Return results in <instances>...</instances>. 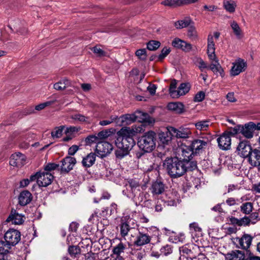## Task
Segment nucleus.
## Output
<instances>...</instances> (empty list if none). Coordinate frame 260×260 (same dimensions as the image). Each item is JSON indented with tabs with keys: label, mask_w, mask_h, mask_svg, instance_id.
I'll list each match as a JSON object with an SVG mask.
<instances>
[{
	"label": "nucleus",
	"mask_w": 260,
	"mask_h": 260,
	"mask_svg": "<svg viewBox=\"0 0 260 260\" xmlns=\"http://www.w3.org/2000/svg\"><path fill=\"white\" fill-rule=\"evenodd\" d=\"M185 162L179 157L167 158L164 162V166L171 177L176 178L183 176L187 171H191L187 162Z\"/></svg>",
	"instance_id": "f257e3e1"
},
{
	"label": "nucleus",
	"mask_w": 260,
	"mask_h": 260,
	"mask_svg": "<svg viewBox=\"0 0 260 260\" xmlns=\"http://www.w3.org/2000/svg\"><path fill=\"white\" fill-rule=\"evenodd\" d=\"M136 121L140 122H151L150 117L147 113L138 111L133 114L123 115L119 117L117 116L116 124L119 126L126 125L131 124Z\"/></svg>",
	"instance_id": "f03ea898"
},
{
	"label": "nucleus",
	"mask_w": 260,
	"mask_h": 260,
	"mask_svg": "<svg viewBox=\"0 0 260 260\" xmlns=\"http://www.w3.org/2000/svg\"><path fill=\"white\" fill-rule=\"evenodd\" d=\"M156 134L152 131L146 132L139 138L138 145L144 152H150L155 148Z\"/></svg>",
	"instance_id": "7ed1b4c3"
},
{
	"label": "nucleus",
	"mask_w": 260,
	"mask_h": 260,
	"mask_svg": "<svg viewBox=\"0 0 260 260\" xmlns=\"http://www.w3.org/2000/svg\"><path fill=\"white\" fill-rule=\"evenodd\" d=\"M126 192L123 191L127 197L134 199L141 192V185L139 180L137 179H128L125 184Z\"/></svg>",
	"instance_id": "20e7f679"
},
{
	"label": "nucleus",
	"mask_w": 260,
	"mask_h": 260,
	"mask_svg": "<svg viewBox=\"0 0 260 260\" xmlns=\"http://www.w3.org/2000/svg\"><path fill=\"white\" fill-rule=\"evenodd\" d=\"M255 124L250 122L245 124L244 125H238L236 126L232 132L233 135L241 134L247 139H251L253 136V133L255 130Z\"/></svg>",
	"instance_id": "39448f33"
},
{
	"label": "nucleus",
	"mask_w": 260,
	"mask_h": 260,
	"mask_svg": "<svg viewBox=\"0 0 260 260\" xmlns=\"http://www.w3.org/2000/svg\"><path fill=\"white\" fill-rule=\"evenodd\" d=\"M195 153L190 146H185L181 148V153L180 155L179 159L186 163L187 162V166L190 167V170L195 169L197 167V163L191 159Z\"/></svg>",
	"instance_id": "423d86ee"
},
{
	"label": "nucleus",
	"mask_w": 260,
	"mask_h": 260,
	"mask_svg": "<svg viewBox=\"0 0 260 260\" xmlns=\"http://www.w3.org/2000/svg\"><path fill=\"white\" fill-rule=\"evenodd\" d=\"M115 143L117 148L129 151L135 145V141L133 138L118 136L115 141Z\"/></svg>",
	"instance_id": "0eeeda50"
},
{
	"label": "nucleus",
	"mask_w": 260,
	"mask_h": 260,
	"mask_svg": "<svg viewBox=\"0 0 260 260\" xmlns=\"http://www.w3.org/2000/svg\"><path fill=\"white\" fill-rule=\"evenodd\" d=\"M4 238L5 241L12 247L20 241L21 234L18 230L10 229L5 233Z\"/></svg>",
	"instance_id": "6e6552de"
},
{
	"label": "nucleus",
	"mask_w": 260,
	"mask_h": 260,
	"mask_svg": "<svg viewBox=\"0 0 260 260\" xmlns=\"http://www.w3.org/2000/svg\"><path fill=\"white\" fill-rule=\"evenodd\" d=\"M168 130L172 134L173 136L177 138L187 139L190 137L192 134L191 130L187 127H181L177 129L170 126L168 127Z\"/></svg>",
	"instance_id": "1a4fd4ad"
},
{
	"label": "nucleus",
	"mask_w": 260,
	"mask_h": 260,
	"mask_svg": "<svg viewBox=\"0 0 260 260\" xmlns=\"http://www.w3.org/2000/svg\"><path fill=\"white\" fill-rule=\"evenodd\" d=\"M217 141L220 149L223 150H229L231 145V133L229 132L223 133L218 138Z\"/></svg>",
	"instance_id": "9d476101"
},
{
	"label": "nucleus",
	"mask_w": 260,
	"mask_h": 260,
	"mask_svg": "<svg viewBox=\"0 0 260 260\" xmlns=\"http://www.w3.org/2000/svg\"><path fill=\"white\" fill-rule=\"evenodd\" d=\"M208 142L209 140L207 138L196 139L192 141L190 147L195 154H199L205 149Z\"/></svg>",
	"instance_id": "9b49d317"
},
{
	"label": "nucleus",
	"mask_w": 260,
	"mask_h": 260,
	"mask_svg": "<svg viewBox=\"0 0 260 260\" xmlns=\"http://www.w3.org/2000/svg\"><path fill=\"white\" fill-rule=\"evenodd\" d=\"M253 150L247 141H241L237 147L238 154L243 157H248Z\"/></svg>",
	"instance_id": "f8f14e48"
},
{
	"label": "nucleus",
	"mask_w": 260,
	"mask_h": 260,
	"mask_svg": "<svg viewBox=\"0 0 260 260\" xmlns=\"http://www.w3.org/2000/svg\"><path fill=\"white\" fill-rule=\"evenodd\" d=\"M113 149L112 145L108 142H98L95 148L96 153L102 157L109 154Z\"/></svg>",
	"instance_id": "ddd939ff"
},
{
	"label": "nucleus",
	"mask_w": 260,
	"mask_h": 260,
	"mask_svg": "<svg viewBox=\"0 0 260 260\" xmlns=\"http://www.w3.org/2000/svg\"><path fill=\"white\" fill-rule=\"evenodd\" d=\"M53 178V175L50 173L45 171L39 172L38 185L40 187H46L51 183Z\"/></svg>",
	"instance_id": "4468645a"
},
{
	"label": "nucleus",
	"mask_w": 260,
	"mask_h": 260,
	"mask_svg": "<svg viewBox=\"0 0 260 260\" xmlns=\"http://www.w3.org/2000/svg\"><path fill=\"white\" fill-rule=\"evenodd\" d=\"M247 67L246 62L242 59L239 58L233 63L231 70V75L232 76L238 75L240 73L244 72Z\"/></svg>",
	"instance_id": "2eb2a0df"
},
{
	"label": "nucleus",
	"mask_w": 260,
	"mask_h": 260,
	"mask_svg": "<svg viewBox=\"0 0 260 260\" xmlns=\"http://www.w3.org/2000/svg\"><path fill=\"white\" fill-rule=\"evenodd\" d=\"M26 157L20 152L11 155L10 160V165L16 167H21L25 162Z\"/></svg>",
	"instance_id": "dca6fc26"
},
{
	"label": "nucleus",
	"mask_w": 260,
	"mask_h": 260,
	"mask_svg": "<svg viewBox=\"0 0 260 260\" xmlns=\"http://www.w3.org/2000/svg\"><path fill=\"white\" fill-rule=\"evenodd\" d=\"M61 171L62 172L68 173L73 169L74 166L76 163V160L75 157L66 156L61 160Z\"/></svg>",
	"instance_id": "f3484780"
},
{
	"label": "nucleus",
	"mask_w": 260,
	"mask_h": 260,
	"mask_svg": "<svg viewBox=\"0 0 260 260\" xmlns=\"http://www.w3.org/2000/svg\"><path fill=\"white\" fill-rule=\"evenodd\" d=\"M249 163L253 167H258L260 171V150L254 149L248 157Z\"/></svg>",
	"instance_id": "a211bd4d"
},
{
	"label": "nucleus",
	"mask_w": 260,
	"mask_h": 260,
	"mask_svg": "<svg viewBox=\"0 0 260 260\" xmlns=\"http://www.w3.org/2000/svg\"><path fill=\"white\" fill-rule=\"evenodd\" d=\"M141 131V128L140 127H137L134 126L130 127H122L120 131L118 132V136H121L123 137H130L133 138V136H135L136 134Z\"/></svg>",
	"instance_id": "6ab92c4d"
},
{
	"label": "nucleus",
	"mask_w": 260,
	"mask_h": 260,
	"mask_svg": "<svg viewBox=\"0 0 260 260\" xmlns=\"http://www.w3.org/2000/svg\"><path fill=\"white\" fill-rule=\"evenodd\" d=\"M12 222L15 224H21L24 221L23 216L14 209H12L10 214L6 219V222Z\"/></svg>",
	"instance_id": "aec40b11"
},
{
	"label": "nucleus",
	"mask_w": 260,
	"mask_h": 260,
	"mask_svg": "<svg viewBox=\"0 0 260 260\" xmlns=\"http://www.w3.org/2000/svg\"><path fill=\"white\" fill-rule=\"evenodd\" d=\"M151 238V237L147 234L139 232V234L134 241V244L138 246L146 245L150 243Z\"/></svg>",
	"instance_id": "412c9836"
},
{
	"label": "nucleus",
	"mask_w": 260,
	"mask_h": 260,
	"mask_svg": "<svg viewBox=\"0 0 260 260\" xmlns=\"http://www.w3.org/2000/svg\"><path fill=\"white\" fill-rule=\"evenodd\" d=\"M225 257L227 260H248L245 257L244 253L238 250L227 253L225 255Z\"/></svg>",
	"instance_id": "4be33fe9"
},
{
	"label": "nucleus",
	"mask_w": 260,
	"mask_h": 260,
	"mask_svg": "<svg viewBox=\"0 0 260 260\" xmlns=\"http://www.w3.org/2000/svg\"><path fill=\"white\" fill-rule=\"evenodd\" d=\"M215 50V47L213 36L209 35L208 37L207 54L210 59H215L217 58Z\"/></svg>",
	"instance_id": "5701e85b"
},
{
	"label": "nucleus",
	"mask_w": 260,
	"mask_h": 260,
	"mask_svg": "<svg viewBox=\"0 0 260 260\" xmlns=\"http://www.w3.org/2000/svg\"><path fill=\"white\" fill-rule=\"evenodd\" d=\"M32 199V196L31 193L28 190H24L19 196V203L21 206H25L28 204Z\"/></svg>",
	"instance_id": "b1692460"
},
{
	"label": "nucleus",
	"mask_w": 260,
	"mask_h": 260,
	"mask_svg": "<svg viewBox=\"0 0 260 260\" xmlns=\"http://www.w3.org/2000/svg\"><path fill=\"white\" fill-rule=\"evenodd\" d=\"M190 85L188 83H181L176 92L173 93V98H178L180 96L184 95L187 93L190 90Z\"/></svg>",
	"instance_id": "393cba45"
},
{
	"label": "nucleus",
	"mask_w": 260,
	"mask_h": 260,
	"mask_svg": "<svg viewBox=\"0 0 260 260\" xmlns=\"http://www.w3.org/2000/svg\"><path fill=\"white\" fill-rule=\"evenodd\" d=\"M252 240V237L251 236L244 234L241 238L238 239V242L241 248L247 250L251 245Z\"/></svg>",
	"instance_id": "a878e982"
},
{
	"label": "nucleus",
	"mask_w": 260,
	"mask_h": 260,
	"mask_svg": "<svg viewBox=\"0 0 260 260\" xmlns=\"http://www.w3.org/2000/svg\"><path fill=\"white\" fill-rule=\"evenodd\" d=\"M12 246L6 241H0V256L1 257L8 259V254Z\"/></svg>",
	"instance_id": "bb28decb"
},
{
	"label": "nucleus",
	"mask_w": 260,
	"mask_h": 260,
	"mask_svg": "<svg viewBox=\"0 0 260 260\" xmlns=\"http://www.w3.org/2000/svg\"><path fill=\"white\" fill-rule=\"evenodd\" d=\"M168 108L176 113L181 114L184 112V105L179 102L170 103L168 105Z\"/></svg>",
	"instance_id": "cd10ccee"
},
{
	"label": "nucleus",
	"mask_w": 260,
	"mask_h": 260,
	"mask_svg": "<svg viewBox=\"0 0 260 260\" xmlns=\"http://www.w3.org/2000/svg\"><path fill=\"white\" fill-rule=\"evenodd\" d=\"M159 140L161 143L164 145H168L171 141L172 134L167 128L166 132H161L159 134Z\"/></svg>",
	"instance_id": "c85d7f7f"
},
{
	"label": "nucleus",
	"mask_w": 260,
	"mask_h": 260,
	"mask_svg": "<svg viewBox=\"0 0 260 260\" xmlns=\"http://www.w3.org/2000/svg\"><path fill=\"white\" fill-rule=\"evenodd\" d=\"M189 3V0H165L161 4L164 6L175 7Z\"/></svg>",
	"instance_id": "c756f323"
},
{
	"label": "nucleus",
	"mask_w": 260,
	"mask_h": 260,
	"mask_svg": "<svg viewBox=\"0 0 260 260\" xmlns=\"http://www.w3.org/2000/svg\"><path fill=\"white\" fill-rule=\"evenodd\" d=\"M212 61V62L211 63L210 66V69L212 70L215 74H217L219 73L220 75L222 76L223 73V70L222 69L221 66L220 65L218 60L217 58L215 59H210Z\"/></svg>",
	"instance_id": "7c9ffc66"
},
{
	"label": "nucleus",
	"mask_w": 260,
	"mask_h": 260,
	"mask_svg": "<svg viewBox=\"0 0 260 260\" xmlns=\"http://www.w3.org/2000/svg\"><path fill=\"white\" fill-rule=\"evenodd\" d=\"M71 86V83L68 79L64 78L54 84V88L57 90H63L67 87Z\"/></svg>",
	"instance_id": "2f4dec72"
},
{
	"label": "nucleus",
	"mask_w": 260,
	"mask_h": 260,
	"mask_svg": "<svg viewBox=\"0 0 260 260\" xmlns=\"http://www.w3.org/2000/svg\"><path fill=\"white\" fill-rule=\"evenodd\" d=\"M95 160V155L93 153H90L85 157L83 158L82 163L84 167H90L92 166Z\"/></svg>",
	"instance_id": "473e14b6"
},
{
	"label": "nucleus",
	"mask_w": 260,
	"mask_h": 260,
	"mask_svg": "<svg viewBox=\"0 0 260 260\" xmlns=\"http://www.w3.org/2000/svg\"><path fill=\"white\" fill-rule=\"evenodd\" d=\"M151 192L153 194H159L162 193L164 190V185L161 182H155L151 186Z\"/></svg>",
	"instance_id": "72a5a7b5"
},
{
	"label": "nucleus",
	"mask_w": 260,
	"mask_h": 260,
	"mask_svg": "<svg viewBox=\"0 0 260 260\" xmlns=\"http://www.w3.org/2000/svg\"><path fill=\"white\" fill-rule=\"evenodd\" d=\"M231 27L237 38L240 39L243 37V33L238 24L235 21L230 22Z\"/></svg>",
	"instance_id": "f704fd0d"
},
{
	"label": "nucleus",
	"mask_w": 260,
	"mask_h": 260,
	"mask_svg": "<svg viewBox=\"0 0 260 260\" xmlns=\"http://www.w3.org/2000/svg\"><path fill=\"white\" fill-rule=\"evenodd\" d=\"M119 226L120 235L123 238L127 235L128 232L132 229L129 225V221H122Z\"/></svg>",
	"instance_id": "c9c22d12"
},
{
	"label": "nucleus",
	"mask_w": 260,
	"mask_h": 260,
	"mask_svg": "<svg viewBox=\"0 0 260 260\" xmlns=\"http://www.w3.org/2000/svg\"><path fill=\"white\" fill-rule=\"evenodd\" d=\"M191 19L188 18H185L184 19L178 20L175 22L174 25L177 29H181L188 26L191 23Z\"/></svg>",
	"instance_id": "e433bc0d"
},
{
	"label": "nucleus",
	"mask_w": 260,
	"mask_h": 260,
	"mask_svg": "<svg viewBox=\"0 0 260 260\" xmlns=\"http://www.w3.org/2000/svg\"><path fill=\"white\" fill-rule=\"evenodd\" d=\"M223 5L224 9L230 13H234L236 6L235 2L233 0H224Z\"/></svg>",
	"instance_id": "4c0bfd02"
},
{
	"label": "nucleus",
	"mask_w": 260,
	"mask_h": 260,
	"mask_svg": "<svg viewBox=\"0 0 260 260\" xmlns=\"http://www.w3.org/2000/svg\"><path fill=\"white\" fill-rule=\"evenodd\" d=\"M209 120L199 121L194 123L196 128L200 131H206L210 125Z\"/></svg>",
	"instance_id": "58836bf2"
},
{
	"label": "nucleus",
	"mask_w": 260,
	"mask_h": 260,
	"mask_svg": "<svg viewBox=\"0 0 260 260\" xmlns=\"http://www.w3.org/2000/svg\"><path fill=\"white\" fill-rule=\"evenodd\" d=\"M253 209L252 204L250 202H246L240 206L241 211L245 214H249L252 212Z\"/></svg>",
	"instance_id": "ea45409f"
},
{
	"label": "nucleus",
	"mask_w": 260,
	"mask_h": 260,
	"mask_svg": "<svg viewBox=\"0 0 260 260\" xmlns=\"http://www.w3.org/2000/svg\"><path fill=\"white\" fill-rule=\"evenodd\" d=\"M125 245L122 243H119L117 245L114 247L112 250L113 254L116 256H121L120 254L124 252L125 249Z\"/></svg>",
	"instance_id": "a19ab883"
},
{
	"label": "nucleus",
	"mask_w": 260,
	"mask_h": 260,
	"mask_svg": "<svg viewBox=\"0 0 260 260\" xmlns=\"http://www.w3.org/2000/svg\"><path fill=\"white\" fill-rule=\"evenodd\" d=\"M64 128V126H60L56 127L51 132V136L53 139L59 138L61 137L62 135L63 130Z\"/></svg>",
	"instance_id": "79ce46f5"
},
{
	"label": "nucleus",
	"mask_w": 260,
	"mask_h": 260,
	"mask_svg": "<svg viewBox=\"0 0 260 260\" xmlns=\"http://www.w3.org/2000/svg\"><path fill=\"white\" fill-rule=\"evenodd\" d=\"M160 45V43L159 41L151 40L147 43V48L149 50L154 51L157 49Z\"/></svg>",
	"instance_id": "37998d69"
},
{
	"label": "nucleus",
	"mask_w": 260,
	"mask_h": 260,
	"mask_svg": "<svg viewBox=\"0 0 260 260\" xmlns=\"http://www.w3.org/2000/svg\"><path fill=\"white\" fill-rule=\"evenodd\" d=\"M80 252V248L77 246H70L68 248V252L72 257H76Z\"/></svg>",
	"instance_id": "c03bdc74"
},
{
	"label": "nucleus",
	"mask_w": 260,
	"mask_h": 260,
	"mask_svg": "<svg viewBox=\"0 0 260 260\" xmlns=\"http://www.w3.org/2000/svg\"><path fill=\"white\" fill-rule=\"evenodd\" d=\"M171 52L170 48L164 47L161 51V53L158 56H156L157 61H162Z\"/></svg>",
	"instance_id": "a18cd8bd"
},
{
	"label": "nucleus",
	"mask_w": 260,
	"mask_h": 260,
	"mask_svg": "<svg viewBox=\"0 0 260 260\" xmlns=\"http://www.w3.org/2000/svg\"><path fill=\"white\" fill-rule=\"evenodd\" d=\"M117 120V116L111 115L109 119L100 121L99 122V124L102 126H106L112 123L113 122H115V123H116Z\"/></svg>",
	"instance_id": "49530a36"
},
{
	"label": "nucleus",
	"mask_w": 260,
	"mask_h": 260,
	"mask_svg": "<svg viewBox=\"0 0 260 260\" xmlns=\"http://www.w3.org/2000/svg\"><path fill=\"white\" fill-rule=\"evenodd\" d=\"M71 118L75 120H78L80 122H86L89 123L88 121V117H86L85 116L80 114H76L72 115Z\"/></svg>",
	"instance_id": "de8ad7c7"
},
{
	"label": "nucleus",
	"mask_w": 260,
	"mask_h": 260,
	"mask_svg": "<svg viewBox=\"0 0 260 260\" xmlns=\"http://www.w3.org/2000/svg\"><path fill=\"white\" fill-rule=\"evenodd\" d=\"M129 151L122 148H118L115 151V155L117 158L121 159L127 155Z\"/></svg>",
	"instance_id": "09e8293b"
},
{
	"label": "nucleus",
	"mask_w": 260,
	"mask_h": 260,
	"mask_svg": "<svg viewBox=\"0 0 260 260\" xmlns=\"http://www.w3.org/2000/svg\"><path fill=\"white\" fill-rule=\"evenodd\" d=\"M136 55L141 60H145L146 59V50L145 49H141L137 50L135 53Z\"/></svg>",
	"instance_id": "8fccbe9b"
},
{
	"label": "nucleus",
	"mask_w": 260,
	"mask_h": 260,
	"mask_svg": "<svg viewBox=\"0 0 260 260\" xmlns=\"http://www.w3.org/2000/svg\"><path fill=\"white\" fill-rule=\"evenodd\" d=\"M116 207H117L116 204H115V203H112L111 205L110 213H109V209L108 208H106L104 209V210H102V213H101L102 215L103 216H105L108 214L111 215L114 211V210H116Z\"/></svg>",
	"instance_id": "3c124183"
},
{
	"label": "nucleus",
	"mask_w": 260,
	"mask_h": 260,
	"mask_svg": "<svg viewBox=\"0 0 260 260\" xmlns=\"http://www.w3.org/2000/svg\"><path fill=\"white\" fill-rule=\"evenodd\" d=\"M56 102V100L47 101L46 102L41 103L36 106L35 109L38 111H40L44 109L46 107L49 106Z\"/></svg>",
	"instance_id": "603ef678"
},
{
	"label": "nucleus",
	"mask_w": 260,
	"mask_h": 260,
	"mask_svg": "<svg viewBox=\"0 0 260 260\" xmlns=\"http://www.w3.org/2000/svg\"><path fill=\"white\" fill-rule=\"evenodd\" d=\"M58 167V164L55 163H49L45 166L44 171L50 173V172L56 169Z\"/></svg>",
	"instance_id": "864d4df0"
},
{
	"label": "nucleus",
	"mask_w": 260,
	"mask_h": 260,
	"mask_svg": "<svg viewBox=\"0 0 260 260\" xmlns=\"http://www.w3.org/2000/svg\"><path fill=\"white\" fill-rule=\"evenodd\" d=\"M145 255V253L144 251H137L132 254V258L135 260H142Z\"/></svg>",
	"instance_id": "5fc2aeb1"
},
{
	"label": "nucleus",
	"mask_w": 260,
	"mask_h": 260,
	"mask_svg": "<svg viewBox=\"0 0 260 260\" xmlns=\"http://www.w3.org/2000/svg\"><path fill=\"white\" fill-rule=\"evenodd\" d=\"M85 142L86 144L90 145L92 143H98L100 141H99L96 135H90L86 138Z\"/></svg>",
	"instance_id": "6e6d98bb"
},
{
	"label": "nucleus",
	"mask_w": 260,
	"mask_h": 260,
	"mask_svg": "<svg viewBox=\"0 0 260 260\" xmlns=\"http://www.w3.org/2000/svg\"><path fill=\"white\" fill-rule=\"evenodd\" d=\"M205 97V93L204 91H201L198 92L194 97V101L195 102H200L203 101Z\"/></svg>",
	"instance_id": "4d7b16f0"
},
{
	"label": "nucleus",
	"mask_w": 260,
	"mask_h": 260,
	"mask_svg": "<svg viewBox=\"0 0 260 260\" xmlns=\"http://www.w3.org/2000/svg\"><path fill=\"white\" fill-rule=\"evenodd\" d=\"M109 133L110 132L108 130L102 131L99 132L96 135L99 141L108 138L110 135Z\"/></svg>",
	"instance_id": "13d9d810"
},
{
	"label": "nucleus",
	"mask_w": 260,
	"mask_h": 260,
	"mask_svg": "<svg viewBox=\"0 0 260 260\" xmlns=\"http://www.w3.org/2000/svg\"><path fill=\"white\" fill-rule=\"evenodd\" d=\"M176 85H177V81L175 79L172 80L171 84H170V86L169 93H170V95L172 98H173L172 94L174 93V92H176V91H177V90H176Z\"/></svg>",
	"instance_id": "bf43d9fd"
},
{
	"label": "nucleus",
	"mask_w": 260,
	"mask_h": 260,
	"mask_svg": "<svg viewBox=\"0 0 260 260\" xmlns=\"http://www.w3.org/2000/svg\"><path fill=\"white\" fill-rule=\"evenodd\" d=\"M91 50L96 55L99 56H105L106 53L101 49L100 47L98 46L94 47L92 48Z\"/></svg>",
	"instance_id": "052dcab7"
},
{
	"label": "nucleus",
	"mask_w": 260,
	"mask_h": 260,
	"mask_svg": "<svg viewBox=\"0 0 260 260\" xmlns=\"http://www.w3.org/2000/svg\"><path fill=\"white\" fill-rule=\"evenodd\" d=\"M191 45L186 42L183 41L182 44L181 45V49L186 52H188L191 50Z\"/></svg>",
	"instance_id": "680f3d73"
},
{
	"label": "nucleus",
	"mask_w": 260,
	"mask_h": 260,
	"mask_svg": "<svg viewBox=\"0 0 260 260\" xmlns=\"http://www.w3.org/2000/svg\"><path fill=\"white\" fill-rule=\"evenodd\" d=\"M198 66L201 71L208 68L207 63L201 58L198 60Z\"/></svg>",
	"instance_id": "e2e57ef3"
},
{
	"label": "nucleus",
	"mask_w": 260,
	"mask_h": 260,
	"mask_svg": "<svg viewBox=\"0 0 260 260\" xmlns=\"http://www.w3.org/2000/svg\"><path fill=\"white\" fill-rule=\"evenodd\" d=\"M79 149V146L76 145H72L69 148L68 154L72 156L74 155Z\"/></svg>",
	"instance_id": "0e129e2a"
},
{
	"label": "nucleus",
	"mask_w": 260,
	"mask_h": 260,
	"mask_svg": "<svg viewBox=\"0 0 260 260\" xmlns=\"http://www.w3.org/2000/svg\"><path fill=\"white\" fill-rule=\"evenodd\" d=\"M182 42L183 40L178 38H176L173 41L172 45L174 47L181 49V45H182Z\"/></svg>",
	"instance_id": "69168bd1"
},
{
	"label": "nucleus",
	"mask_w": 260,
	"mask_h": 260,
	"mask_svg": "<svg viewBox=\"0 0 260 260\" xmlns=\"http://www.w3.org/2000/svg\"><path fill=\"white\" fill-rule=\"evenodd\" d=\"M189 228L191 231H194L195 232H200L201 231V229L198 226V224L194 222L190 223Z\"/></svg>",
	"instance_id": "338daca9"
},
{
	"label": "nucleus",
	"mask_w": 260,
	"mask_h": 260,
	"mask_svg": "<svg viewBox=\"0 0 260 260\" xmlns=\"http://www.w3.org/2000/svg\"><path fill=\"white\" fill-rule=\"evenodd\" d=\"M247 253L248 254V257L246 259H248V260H260V257L254 255L249 250L247 251Z\"/></svg>",
	"instance_id": "774afa93"
}]
</instances>
